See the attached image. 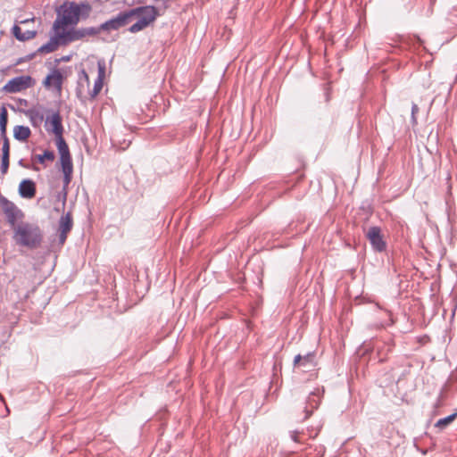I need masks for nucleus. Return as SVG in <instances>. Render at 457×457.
Returning <instances> with one entry per match:
<instances>
[{"label": "nucleus", "instance_id": "33", "mask_svg": "<svg viewBox=\"0 0 457 457\" xmlns=\"http://www.w3.org/2000/svg\"><path fill=\"white\" fill-rule=\"evenodd\" d=\"M62 60H63V61H69V60H70V57H69V56L62 57Z\"/></svg>", "mask_w": 457, "mask_h": 457}, {"label": "nucleus", "instance_id": "5", "mask_svg": "<svg viewBox=\"0 0 457 457\" xmlns=\"http://www.w3.org/2000/svg\"><path fill=\"white\" fill-rule=\"evenodd\" d=\"M0 204L9 225L12 228L17 226L18 220L23 218V212L21 210H20L14 203L2 195H0Z\"/></svg>", "mask_w": 457, "mask_h": 457}, {"label": "nucleus", "instance_id": "3", "mask_svg": "<svg viewBox=\"0 0 457 457\" xmlns=\"http://www.w3.org/2000/svg\"><path fill=\"white\" fill-rule=\"evenodd\" d=\"M13 229V237L17 245L30 249L37 248L41 245L43 233L37 225L23 222L15 226Z\"/></svg>", "mask_w": 457, "mask_h": 457}, {"label": "nucleus", "instance_id": "24", "mask_svg": "<svg viewBox=\"0 0 457 457\" xmlns=\"http://www.w3.org/2000/svg\"><path fill=\"white\" fill-rule=\"evenodd\" d=\"M386 314H387V317H388L387 320L382 321V322H380L378 324H376L377 328H386L387 326H392L395 323V320L393 319L392 313L389 311H386Z\"/></svg>", "mask_w": 457, "mask_h": 457}, {"label": "nucleus", "instance_id": "13", "mask_svg": "<svg viewBox=\"0 0 457 457\" xmlns=\"http://www.w3.org/2000/svg\"><path fill=\"white\" fill-rule=\"evenodd\" d=\"M56 146L60 154L61 166L72 164L69 146L62 136L56 137Z\"/></svg>", "mask_w": 457, "mask_h": 457}, {"label": "nucleus", "instance_id": "10", "mask_svg": "<svg viewBox=\"0 0 457 457\" xmlns=\"http://www.w3.org/2000/svg\"><path fill=\"white\" fill-rule=\"evenodd\" d=\"M32 78L30 76H19L10 79L4 87V90L8 93H17L27 89L31 86Z\"/></svg>", "mask_w": 457, "mask_h": 457}, {"label": "nucleus", "instance_id": "8", "mask_svg": "<svg viewBox=\"0 0 457 457\" xmlns=\"http://www.w3.org/2000/svg\"><path fill=\"white\" fill-rule=\"evenodd\" d=\"M323 394V388H316L314 391L309 394L303 406V411L304 415L302 419V421L307 420L312 414V412L319 408Z\"/></svg>", "mask_w": 457, "mask_h": 457}, {"label": "nucleus", "instance_id": "26", "mask_svg": "<svg viewBox=\"0 0 457 457\" xmlns=\"http://www.w3.org/2000/svg\"><path fill=\"white\" fill-rule=\"evenodd\" d=\"M9 158L10 155H2L1 172L5 174L9 168Z\"/></svg>", "mask_w": 457, "mask_h": 457}, {"label": "nucleus", "instance_id": "18", "mask_svg": "<svg viewBox=\"0 0 457 457\" xmlns=\"http://www.w3.org/2000/svg\"><path fill=\"white\" fill-rule=\"evenodd\" d=\"M30 135V129L27 126L17 125L13 128V137L18 141H26Z\"/></svg>", "mask_w": 457, "mask_h": 457}, {"label": "nucleus", "instance_id": "2", "mask_svg": "<svg viewBox=\"0 0 457 457\" xmlns=\"http://www.w3.org/2000/svg\"><path fill=\"white\" fill-rule=\"evenodd\" d=\"M91 6L87 3L77 4L75 2L64 3L57 10V17L54 21L52 30H62L67 25H76L80 17L87 18Z\"/></svg>", "mask_w": 457, "mask_h": 457}, {"label": "nucleus", "instance_id": "14", "mask_svg": "<svg viewBox=\"0 0 457 457\" xmlns=\"http://www.w3.org/2000/svg\"><path fill=\"white\" fill-rule=\"evenodd\" d=\"M63 79L61 71L57 69H54L52 72L46 77L44 85L46 87H53L57 92L61 93Z\"/></svg>", "mask_w": 457, "mask_h": 457}, {"label": "nucleus", "instance_id": "16", "mask_svg": "<svg viewBox=\"0 0 457 457\" xmlns=\"http://www.w3.org/2000/svg\"><path fill=\"white\" fill-rule=\"evenodd\" d=\"M23 113L29 119L31 125L35 128L39 127L44 120L43 112L37 107L25 110Z\"/></svg>", "mask_w": 457, "mask_h": 457}, {"label": "nucleus", "instance_id": "6", "mask_svg": "<svg viewBox=\"0 0 457 457\" xmlns=\"http://www.w3.org/2000/svg\"><path fill=\"white\" fill-rule=\"evenodd\" d=\"M294 369L301 372H309L317 366L316 353L314 352L307 353L304 355L297 354L294 358Z\"/></svg>", "mask_w": 457, "mask_h": 457}, {"label": "nucleus", "instance_id": "17", "mask_svg": "<svg viewBox=\"0 0 457 457\" xmlns=\"http://www.w3.org/2000/svg\"><path fill=\"white\" fill-rule=\"evenodd\" d=\"M62 171L63 173L62 202L64 204L67 197V187L72 179L73 164L62 165Z\"/></svg>", "mask_w": 457, "mask_h": 457}, {"label": "nucleus", "instance_id": "22", "mask_svg": "<svg viewBox=\"0 0 457 457\" xmlns=\"http://www.w3.org/2000/svg\"><path fill=\"white\" fill-rule=\"evenodd\" d=\"M55 158L54 153L50 150H46L42 154L37 155V160L39 163L43 164L46 160L53 162Z\"/></svg>", "mask_w": 457, "mask_h": 457}, {"label": "nucleus", "instance_id": "25", "mask_svg": "<svg viewBox=\"0 0 457 457\" xmlns=\"http://www.w3.org/2000/svg\"><path fill=\"white\" fill-rule=\"evenodd\" d=\"M3 137V146H2V155H10V145H9V139L6 136V134H4V136H2Z\"/></svg>", "mask_w": 457, "mask_h": 457}, {"label": "nucleus", "instance_id": "1", "mask_svg": "<svg viewBox=\"0 0 457 457\" xmlns=\"http://www.w3.org/2000/svg\"><path fill=\"white\" fill-rule=\"evenodd\" d=\"M158 16L156 7L153 5L139 6L123 12H120L115 17L111 18L100 26L96 27L99 33L103 30H117L128 25L135 17L137 21L129 28L130 33H137L153 23Z\"/></svg>", "mask_w": 457, "mask_h": 457}, {"label": "nucleus", "instance_id": "32", "mask_svg": "<svg viewBox=\"0 0 457 457\" xmlns=\"http://www.w3.org/2000/svg\"><path fill=\"white\" fill-rule=\"evenodd\" d=\"M19 104L21 105L27 106L29 103H28V100H26V99H20Z\"/></svg>", "mask_w": 457, "mask_h": 457}, {"label": "nucleus", "instance_id": "11", "mask_svg": "<svg viewBox=\"0 0 457 457\" xmlns=\"http://www.w3.org/2000/svg\"><path fill=\"white\" fill-rule=\"evenodd\" d=\"M45 126L46 129L54 133L56 137L62 136L63 127L59 112H54L51 116H47Z\"/></svg>", "mask_w": 457, "mask_h": 457}, {"label": "nucleus", "instance_id": "23", "mask_svg": "<svg viewBox=\"0 0 457 457\" xmlns=\"http://www.w3.org/2000/svg\"><path fill=\"white\" fill-rule=\"evenodd\" d=\"M102 87H103V81H101V79H96L95 80L93 89L89 93L90 97L95 98L99 94Z\"/></svg>", "mask_w": 457, "mask_h": 457}, {"label": "nucleus", "instance_id": "21", "mask_svg": "<svg viewBox=\"0 0 457 457\" xmlns=\"http://www.w3.org/2000/svg\"><path fill=\"white\" fill-rule=\"evenodd\" d=\"M457 417V412H454L451 415H448L447 417H445L443 419H440L436 421L435 424V427L438 428L439 429L445 428L448 424L453 422L454 419Z\"/></svg>", "mask_w": 457, "mask_h": 457}, {"label": "nucleus", "instance_id": "31", "mask_svg": "<svg viewBox=\"0 0 457 457\" xmlns=\"http://www.w3.org/2000/svg\"><path fill=\"white\" fill-rule=\"evenodd\" d=\"M298 434H299V432H297V431H291L290 432V438L294 442H295V443H299L300 442V440L298 439Z\"/></svg>", "mask_w": 457, "mask_h": 457}, {"label": "nucleus", "instance_id": "29", "mask_svg": "<svg viewBox=\"0 0 457 457\" xmlns=\"http://www.w3.org/2000/svg\"><path fill=\"white\" fill-rule=\"evenodd\" d=\"M68 233H69V232H64V231H62V230H61V233H60V235H59V243H60L61 245H63V244L65 243V241H66V239H67V234H68Z\"/></svg>", "mask_w": 457, "mask_h": 457}, {"label": "nucleus", "instance_id": "9", "mask_svg": "<svg viewBox=\"0 0 457 457\" xmlns=\"http://www.w3.org/2000/svg\"><path fill=\"white\" fill-rule=\"evenodd\" d=\"M371 247L374 251L381 253L386 248V243L381 234V229L378 226L370 227L366 234Z\"/></svg>", "mask_w": 457, "mask_h": 457}, {"label": "nucleus", "instance_id": "28", "mask_svg": "<svg viewBox=\"0 0 457 457\" xmlns=\"http://www.w3.org/2000/svg\"><path fill=\"white\" fill-rule=\"evenodd\" d=\"M104 64H101V63H98V77L97 79H101V81H103V78H104Z\"/></svg>", "mask_w": 457, "mask_h": 457}, {"label": "nucleus", "instance_id": "19", "mask_svg": "<svg viewBox=\"0 0 457 457\" xmlns=\"http://www.w3.org/2000/svg\"><path fill=\"white\" fill-rule=\"evenodd\" d=\"M60 230L64 232H70L72 228V217L70 212L62 216L59 221Z\"/></svg>", "mask_w": 457, "mask_h": 457}, {"label": "nucleus", "instance_id": "27", "mask_svg": "<svg viewBox=\"0 0 457 457\" xmlns=\"http://www.w3.org/2000/svg\"><path fill=\"white\" fill-rule=\"evenodd\" d=\"M419 112V106L416 104H412L411 105V121L412 125H416L418 123L416 114Z\"/></svg>", "mask_w": 457, "mask_h": 457}, {"label": "nucleus", "instance_id": "7", "mask_svg": "<svg viewBox=\"0 0 457 457\" xmlns=\"http://www.w3.org/2000/svg\"><path fill=\"white\" fill-rule=\"evenodd\" d=\"M34 21H35L34 18L17 21L16 23L12 26V28L11 29L12 36L18 41H21V42H25V41L34 38L37 34V31L36 29H32L22 30V29L20 27V24L26 25V24H29V22H34Z\"/></svg>", "mask_w": 457, "mask_h": 457}, {"label": "nucleus", "instance_id": "34", "mask_svg": "<svg viewBox=\"0 0 457 457\" xmlns=\"http://www.w3.org/2000/svg\"><path fill=\"white\" fill-rule=\"evenodd\" d=\"M318 433H319V430H317V431L315 432V434H314V436H316L318 435Z\"/></svg>", "mask_w": 457, "mask_h": 457}, {"label": "nucleus", "instance_id": "30", "mask_svg": "<svg viewBox=\"0 0 457 457\" xmlns=\"http://www.w3.org/2000/svg\"><path fill=\"white\" fill-rule=\"evenodd\" d=\"M79 75H80V79H81V78H83V79H85V81H86L87 85L88 86V85H89V83H90V81H89V78H88V75H87V73L86 72V71H85V70H81V71H80V74H79Z\"/></svg>", "mask_w": 457, "mask_h": 457}, {"label": "nucleus", "instance_id": "20", "mask_svg": "<svg viewBox=\"0 0 457 457\" xmlns=\"http://www.w3.org/2000/svg\"><path fill=\"white\" fill-rule=\"evenodd\" d=\"M8 114L5 107L2 106L0 108V131L1 135L4 136L6 134V125H7Z\"/></svg>", "mask_w": 457, "mask_h": 457}, {"label": "nucleus", "instance_id": "12", "mask_svg": "<svg viewBox=\"0 0 457 457\" xmlns=\"http://www.w3.org/2000/svg\"><path fill=\"white\" fill-rule=\"evenodd\" d=\"M53 32L54 35L51 36L49 41L41 46L37 52L49 54L55 51L59 46H63L61 30H53Z\"/></svg>", "mask_w": 457, "mask_h": 457}, {"label": "nucleus", "instance_id": "4", "mask_svg": "<svg viewBox=\"0 0 457 457\" xmlns=\"http://www.w3.org/2000/svg\"><path fill=\"white\" fill-rule=\"evenodd\" d=\"M62 37V45L66 46L71 42L81 40L87 37H93L99 34V29L96 27L79 28L66 30H61Z\"/></svg>", "mask_w": 457, "mask_h": 457}, {"label": "nucleus", "instance_id": "35", "mask_svg": "<svg viewBox=\"0 0 457 457\" xmlns=\"http://www.w3.org/2000/svg\"><path fill=\"white\" fill-rule=\"evenodd\" d=\"M0 399H3V396H2V395H1V394H0Z\"/></svg>", "mask_w": 457, "mask_h": 457}, {"label": "nucleus", "instance_id": "15", "mask_svg": "<svg viewBox=\"0 0 457 457\" xmlns=\"http://www.w3.org/2000/svg\"><path fill=\"white\" fill-rule=\"evenodd\" d=\"M19 195L22 198L31 199L36 195V184L29 179H23L19 186Z\"/></svg>", "mask_w": 457, "mask_h": 457}]
</instances>
